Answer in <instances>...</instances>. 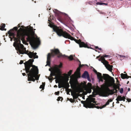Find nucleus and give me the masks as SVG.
Returning <instances> with one entry per match:
<instances>
[{
    "label": "nucleus",
    "mask_w": 131,
    "mask_h": 131,
    "mask_svg": "<svg viewBox=\"0 0 131 131\" xmlns=\"http://www.w3.org/2000/svg\"><path fill=\"white\" fill-rule=\"evenodd\" d=\"M63 99V98L62 97L59 96L58 97L57 100L58 101H62Z\"/></svg>",
    "instance_id": "b1692460"
},
{
    "label": "nucleus",
    "mask_w": 131,
    "mask_h": 131,
    "mask_svg": "<svg viewBox=\"0 0 131 131\" xmlns=\"http://www.w3.org/2000/svg\"><path fill=\"white\" fill-rule=\"evenodd\" d=\"M72 72V70H70L68 72L67 74H71Z\"/></svg>",
    "instance_id": "7c9ffc66"
},
{
    "label": "nucleus",
    "mask_w": 131,
    "mask_h": 131,
    "mask_svg": "<svg viewBox=\"0 0 131 131\" xmlns=\"http://www.w3.org/2000/svg\"><path fill=\"white\" fill-rule=\"evenodd\" d=\"M88 84L89 85H91V84L90 83H88Z\"/></svg>",
    "instance_id": "a19ab883"
},
{
    "label": "nucleus",
    "mask_w": 131,
    "mask_h": 131,
    "mask_svg": "<svg viewBox=\"0 0 131 131\" xmlns=\"http://www.w3.org/2000/svg\"><path fill=\"white\" fill-rule=\"evenodd\" d=\"M48 20L49 21H50L49 20V19Z\"/></svg>",
    "instance_id": "680f3d73"
},
{
    "label": "nucleus",
    "mask_w": 131,
    "mask_h": 131,
    "mask_svg": "<svg viewBox=\"0 0 131 131\" xmlns=\"http://www.w3.org/2000/svg\"><path fill=\"white\" fill-rule=\"evenodd\" d=\"M112 74H113V73L112 72Z\"/></svg>",
    "instance_id": "0e129e2a"
},
{
    "label": "nucleus",
    "mask_w": 131,
    "mask_h": 131,
    "mask_svg": "<svg viewBox=\"0 0 131 131\" xmlns=\"http://www.w3.org/2000/svg\"><path fill=\"white\" fill-rule=\"evenodd\" d=\"M117 89H119V87L115 86L113 89L110 90L108 87L105 85H104L102 87L100 91V93L101 96L106 97L109 95H112L114 93H117Z\"/></svg>",
    "instance_id": "20e7f679"
},
{
    "label": "nucleus",
    "mask_w": 131,
    "mask_h": 131,
    "mask_svg": "<svg viewBox=\"0 0 131 131\" xmlns=\"http://www.w3.org/2000/svg\"><path fill=\"white\" fill-rule=\"evenodd\" d=\"M100 56H98L97 57H96V58H99L100 57Z\"/></svg>",
    "instance_id": "49530a36"
},
{
    "label": "nucleus",
    "mask_w": 131,
    "mask_h": 131,
    "mask_svg": "<svg viewBox=\"0 0 131 131\" xmlns=\"http://www.w3.org/2000/svg\"><path fill=\"white\" fill-rule=\"evenodd\" d=\"M74 74V75H77V74ZM79 74V75H80L81 74Z\"/></svg>",
    "instance_id": "864d4df0"
},
{
    "label": "nucleus",
    "mask_w": 131,
    "mask_h": 131,
    "mask_svg": "<svg viewBox=\"0 0 131 131\" xmlns=\"http://www.w3.org/2000/svg\"><path fill=\"white\" fill-rule=\"evenodd\" d=\"M34 60L30 59L24 63L25 71L27 74H38V69L37 67L32 64Z\"/></svg>",
    "instance_id": "f03ea898"
},
{
    "label": "nucleus",
    "mask_w": 131,
    "mask_h": 131,
    "mask_svg": "<svg viewBox=\"0 0 131 131\" xmlns=\"http://www.w3.org/2000/svg\"><path fill=\"white\" fill-rule=\"evenodd\" d=\"M62 74H50V76L49 77L46 76L47 78L51 82L54 79H56V82L57 83L60 81L61 78L62 76L61 75ZM63 75H67L69 76H70L72 74H62Z\"/></svg>",
    "instance_id": "6e6552de"
},
{
    "label": "nucleus",
    "mask_w": 131,
    "mask_h": 131,
    "mask_svg": "<svg viewBox=\"0 0 131 131\" xmlns=\"http://www.w3.org/2000/svg\"><path fill=\"white\" fill-rule=\"evenodd\" d=\"M103 4L105 5H107V4L102 3V5H103Z\"/></svg>",
    "instance_id": "58836bf2"
},
{
    "label": "nucleus",
    "mask_w": 131,
    "mask_h": 131,
    "mask_svg": "<svg viewBox=\"0 0 131 131\" xmlns=\"http://www.w3.org/2000/svg\"><path fill=\"white\" fill-rule=\"evenodd\" d=\"M29 83H30V82H29Z\"/></svg>",
    "instance_id": "e2e57ef3"
},
{
    "label": "nucleus",
    "mask_w": 131,
    "mask_h": 131,
    "mask_svg": "<svg viewBox=\"0 0 131 131\" xmlns=\"http://www.w3.org/2000/svg\"><path fill=\"white\" fill-rule=\"evenodd\" d=\"M121 74H123V73H122Z\"/></svg>",
    "instance_id": "bf43d9fd"
},
{
    "label": "nucleus",
    "mask_w": 131,
    "mask_h": 131,
    "mask_svg": "<svg viewBox=\"0 0 131 131\" xmlns=\"http://www.w3.org/2000/svg\"><path fill=\"white\" fill-rule=\"evenodd\" d=\"M71 95L73 96V99H74L75 100V99H76V101H77V98H78V94L76 93H75L74 95H73L72 94H71Z\"/></svg>",
    "instance_id": "aec40b11"
},
{
    "label": "nucleus",
    "mask_w": 131,
    "mask_h": 131,
    "mask_svg": "<svg viewBox=\"0 0 131 131\" xmlns=\"http://www.w3.org/2000/svg\"><path fill=\"white\" fill-rule=\"evenodd\" d=\"M123 88H121L120 91V93H123Z\"/></svg>",
    "instance_id": "a878e982"
},
{
    "label": "nucleus",
    "mask_w": 131,
    "mask_h": 131,
    "mask_svg": "<svg viewBox=\"0 0 131 131\" xmlns=\"http://www.w3.org/2000/svg\"><path fill=\"white\" fill-rule=\"evenodd\" d=\"M118 56L120 57V60H122L123 59H124L125 58H127L128 56H125L123 55H122L119 54H118Z\"/></svg>",
    "instance_id": "6ab92c4d"
},
{
    "label": "nucleus",
    "mask_w": 131,
    "mask_h": 131,
    "mask_svg": "<svg viewBox=\"0 0 131 131\" xmlns=\"http://www.w3.org/2000/svg\"><path fill=\"white\" fill-rule=\"evenodd\" d=\"M23 63V61L22 60H21L19 63V64H21Z\"/></svg>",
    "instance_id": "72a5a7b5"
},
{
    "label": "nucleus",
    "mask_w": 131,
    "mask_h": 131,
    "mask_svg": "<svg viewBox=\"0 0 131 131\" xmlns=\"http://www.w3.org/2000/svg\"><path fill=\"white\" fill-rule=\"evenodd\" d=\"M10 41H12V38L11 37H10Z\"/></svg>",
    "instance_id": "a18cd8bd"
},
{
    "label": "nucleus",
    "mask_w": 131,
    "mask_h": 131,
    "mask_svg": "<svg viewBox=\"0 0 131 131\" xmlns=\"http://www.w3.org/2000/svg\"><path fill=\"white\" fill-rule=\"evenodd\" d=\"M112 101L113 100L111 99L108 100L106 102V104L105 105H104L103 106H102V107H99L97 106H96L95 105L96 104H95L94 107L96 108L97 109H102V108L105 107L107 105L109 104L110 102H112Z\"/></svg>",
    "instance_id": "4468645a"
},
{
    "label": "nucleus",
    "mask_w": 131,
    "mask_h": 131,
    "mask_svg": "<svg viewBox=\"0 0 131 131\" xmlns=\"http://www.w3.org/2000/svg\"><path fill=\"white\" fill-rule=\"evenodd\" d=\"M82 77L83 78H86V77H87L88 80L89 81H90L91 80L90 78L89 74H82Z\"/></svg>",
    "instance_id": "dca6fc26"
},
{
    "label": "nucleus",
    "mask_w": 131,
    "mask_h": 131,
    "mask_svg": "<svg viewBox=\"0 0 131 131\" xmlns=\"http://www.w3.org/2000/svg\"><path fill=\"white\" fill-rule=\"evenodd\" d=\"M54 87H57V85H55L54 86Z\"/></svg>",
    "instance_id": "79ce46f5"
},
{
    "label": "nucleus",
    "mask_w": 131,
    "mask_h": 131,
    "mask_svg": "<svg viewBox=\"0 0 131 131\" xmlns=\"http://www.w3.org/2000/svg\"><path fill=\"white\" fill-rule=\"evenodd\" d=\"M45 84V82H42V85H40L39 88L40 89H42V90H43L44 89Z\"/></svg>",
    "instance_id": "412c9836"
},
{
    "label": "nucleus",
    "mask_w": 131,
    "mask_h": 131,
    "mask_svg": "<svg viewBox=\"0 0 131 131\" xmlns=\"http://www.w3.org/2000/svg\"><path fill=\"white\" fill-rule=\"evenodd\" d=\"M128 91H130V88H128Z\"/></svg>",
    "instance_id": "de8ad7c7"
},
{
    "label": "nucleus",
    "mask_w": 131,
    "mask_h": 131,
    "mask_svg": "<svg viewBox=\"0 0 131 131\" xmlns=\"http://www.w3.org/2000/svg\"><path fill=\"white\" fill-rule=\"evenodd\" d=\"M22 55L21 56V57H22Z\"/></svg>",
    "instance_id": "052dcab7"
},
{
    "label": "nucleus",
    "mask_w": 131,
    "mask_h": 131,
    "mask_svg": "<svg viewBox=\"0 0 131 131\" xmlns=\"http://www.w3.org/2000/svg\"><path fill=\"white\" fill-rule=\"evenodd\" d=\"M53 11L55 13L56 15L58 17L59 19H61V15H62L65 16L66 17V19H67L69 22H70V21L71 20L70 18L69 17L68 15L67 14L64 13H62L57 9H55L54 10H53Z\"/></svg>",
    "instance_id": "9d476101"
},
{
    "label": "nucleus",
    "mask_w": 131,
    "mask_h": 131,
    "mask_svg": "<svg viewBox=\"0 0 131 131\" xmlns=\"http://www.w3.org/2000/svg\"><path fill=\"white\" fill-rule=\"evenodd\" d=\"M78 100H79L78 98H77V102H78Z\"/></svg>",
    "instance_id": "8fccbe9b"
},
{
    "label": "nucleus",
    "mask_w": 131,
    "mask_h": 131,
    "mask_svg": "<svg viewBox=\"0 0 131 131\" xmlns=\"http://www.w3.org/2000/svg\"><path fill=\"white\" fill-rule=\"evenodd\" d=\"M91 68L93 69V71H94V72L95 73V74H101V73H99V72H97V71L96 70H95L94 68H93V67H91Z\"/></svg>",
    "instance_id": "5701e85b"
},
{
    "label": "nucleus",
    "mask_w": 131,
    "mask_h": 131,
    "mask_svg": "<svg viewBox=\"0 0 131 131\" xmlns=\"http://www.w3.org/2000/svg\"><path fill=\"white\" fill-rule=\"evenodd\" d=\"M67 94H68V92H67Z\"/></svg>",
    "instance_id": "13d9d810"
},
{
    "label": "nucleus",
    "mask_w": 131,
    "mask_h": 131,
    "mask_svg": "<svg viewBox=\"0 0 131 131\" xmlns=\"http://www.w3.org/2000/svg\"><path fill=\"white\" fill-rule=\"evenodd\" d=\"M99 50H101V48H98V49Z\"/></svg>",
    "instance_id": "c03bdc74"
},
{
    "label": "nucleus",
    "mask_w": 131,
    "mask_h": 131,
    "mask_svg": "<svg viewBox=\"0 0 131 131\" xmlns=\"http://www.w3.org/2000/svg\"><path fill=\"white\" fill-rule=\"evenodd\" d=\"M123 73H126V72H125V71Z\"/></svg>",
    "instance_id": "603ef678"
},
{
    "label": "nucleus",
    "mask_w": 131,
    "mask_h": 131,
    "mask_svg": "<svg viewBox=\"0 0 131 131\" xmlns=\"http://www.w3.org/2000/svg\"><path fill=\"white\" fill-rule=\"evenodd\" d=\"M20 25H18V27H20Z\"/></svg>",
    "instance_id": "3c124183"
},
{
    "label": "nucleus",
    "mask_w": 131,
    "mask_h": 131,
    "mask_svg": "<svg viewBox=\"0 0 131 131\" xmlns=\"http://www.w3.org/2000/svg\"><path fill=\"white\" fill-rule=\"evenodd\" d=\"M96 4L97 5H102V3H100V2H97L96 3Z\"/></svg>",
    "instance_id": "cd10ccee"
},
{
    "label": "nucleus",
    "mask_w": 131,
    "mask_h": 131,
    "mask_svg": "<svg viewBox=\"0 0 131 131\" xmlns=\"http://www.w3.org/2000/svg\"><path fill=\"white\" fill-rule=\"evenodd\" d=\"M83 74H88V72L87 71H85L84 72Z\"/></svg>",
    "instance_id": "c9c22d12"
},
{
    "label": "nucleus",
    "mask_w": 131,
    "mask_h": 131,
    "mask_svg": "<svg viewBox=\"0 0 131 131\" xmlns=\"http://www.w3.org/2000/svg\"><path fill=\"white\" fill-rule=\"evenodd\" d=\"M76 40L75 42L79 45L80 47H87V45L84 42H81L80 40Z\"/></svg>",
    "instance_id": "ddd939ff"
},
{
    "label": "nucleus",
    "mask_w": 131,
    "mask_h": 131,
    "mask_svg": "<svg viewBox=\"0 0 131 131\" xmlns=\"http://www.w3.org/2000/svg\"><path fill=\"white\" fill-rule=\"evenodd\" d=\"M69 101L71 103H73L75 102V100L73 99H69Z\"/></svg>",
    "instance_id": "393cba45"
},
{
    "label": "nucleus",
    "mask_w": 131,
    "mask_h": 131,
    "mask_svg": "<svg viewBox=\"0 0 131 131\" xmlns=\"http://www.w3.org/2000/svg\"><path fill=\"white\" fill-rule=\"evenodd\" d=\"M66 85H67V88H68V87H69V84L68 83Z\"/></svg>",
    "instance_id": "e433bc0d"
},
{
    "label": "nucleus",
    "mask_w": 131,
    "mask_h": 131,
    "mask_svg": "<svg viewBox=\"0 0 131 131\" xmlns=\"http://www.w3.org/2000/svg\"><path fill=\"white\" fill-rule=\"evenodd\" d=\"M127 75V74H121V77L123 79L128 78L129 77Z\"/></svg>",
    "instance_id": "f3484780"
},
{
    "label": "nucleus",
    "mask_w": 131,
    "mask_h": 131,
    "mask_svg": "<svg viewBox=\"0 0 131 131\" xmlns=\"http://www.w3.org/2000/svg\"><path fill=\"white\" fill-rule=\"evenodd\" d=\"M50 26L52 28L54 31L56 32L58 35L59 36H63L65 38H68L72 40H73V37H71L66 31H63L61 27H58L54 25L49 24Z\"/></svg>",
    "instance_id": "7ed1b4c3"
},
{
    "label": "nucleus",
    "mask_w": 131,
    "mask_h": 131,
    "mask_svg": "<svg viewBox=\"0 0 131 131\" xmlns=\"http://www.w3.org/2000/svg\"><path fill=\"white\" fill-rule=\"evenodd\" d=\"M51 54L49 53L48 54L47 61V64L45 66H50V57L51 56H52V57H54L55 54H58V57H67L70 60H72L73 59V56L72 55H71L69 57H68L66 56L65 55H62V54L60 53L58 49H55L54 50H52Z\"/></svg>",
    "instance_id": "39448f33"
},
{
    "label": "nucleus",
    "mask_w": 131,
    "mask_h": 131,
    "mask_svg": "<svg viewBox=\"0 0 131 131\" xmlns=\"http://www.w3.org/2000/svg\"><path fill=\"white\" fill-rule=\"evenodd\" d=\"M28 26L27 27L28 30H26L23 28L24 26H22L20 28V30H18L17 34V38L15 37V35L13 31V29L10 30L8 33L10 36H12L15 41L13 43L14 46L15 47L17 53L20 55L26 54H27L30 58H37L38 56L36 55V53H32L31 52L27 51L26 48L24 47L23 45L21 44L20 39L22 40L23 43H25L24 36H27V40L29 41L30 44L34 46H38L40 44V41L39 39L37 37L35 38L34 37V32L32 31V27H30L29 28Z\"/></svg>",
    "instance_id": "f257e3e1"
},
{
    "label": "nucleus",
    "mask_w": 131,
    "mask_h": 131,
    "mask_svg": "<svg viewBox=\"0 0 131 131\" xmlns=\"http://www.w3.org/2000/svg\"><path fill=\"white\" fill-rule=\"evenodd\" d=\"M98 48H98V47H97V46H96V47H95V48L96 49H98Z\"/></svg>",
    "instance_id": "37998d69"
},
{
    "label": "nucleus",
    "mask_w": 131,
    "mask_h": 131,
    "mask_svg": "<svg viewBox=\"0 0 131 131\" xmlns=\"http://www.w3.org/2000/svg\"><path fill=\"white\" fill-rule=\"evenodd\" d=\"M5 26V24H1L0 27V30H6V29H4Z\"/></svg>",
    "instance_id": "a211bd4d"
},
{
    "label": "nucleus",
    "mask_w": 131,
    "mask_h": 131,
    "mask_svg": "<svg viewBox=\"0 0 131 131\" xmlns=\"http://www.w3.org/2000/svg\"><path fill=\"white\" fill-rule=\"evenodd\" d=\"M59 93V91H58L57 92H56L54 94L56 95H58Z\"/></svg>",
    "instance_id": "bb28decb"
},
{
    "label": "nucleus",
    "mask_w": 131,
    "mask_h": 131,
    "mask_svg": "<svg viewBox=\"0 0 131 131\" xmlns=\"http://www.w3.org/2000/svg\"><path fill=\"white\" fill-rule=\"evenodd\" d=\"M22 74H25V73H22Z\"/></svg>",
    "instance_id": "5fc2aeb1"
},
{
    "label": "nucleus",
    "mask_w": 131,
    "mask_h": 131,
    "mask_svg": "<svg viewBox=\"0 0 131 131\" xmlns=\"http://www.w3.org/2000/svg\"><path fill=\"white\" fill-rule=\"evenodd\" d=\"M95 99L93 98H87L86 101H81V103L83 104L84 107L87 108H94L95 107V104L92 103H94L96 104V105H97L96 103V102L95 101Z\"/></svg>",
    "instance_id": "423d86ee"
},
{
    "label": "nucleus",
    "mask_w": 131,
    "mask_h": 131,
    "mask_svg": "<svg viewBox=\"0 0 131 131\" xmlns=\"http://www.w3.org/2000/svg\"><path fill=\"white\" fill-rule=\"evenodd\" d=\"M62 64L61 63L59 65H55L49 68V70L51 71L50 74H61L60 68L62 67Z\"/></svg>",
    "instance_id": "1a4fd4ad"
},
{
    "label": "nucleus",
    "mask_w": 131,
    "mask_h": 131,
    "mask_svg": "<svg viewBox=\"0 0 131 131\" xmlns=\"http://www.w3.org/2000/svg\"><path fill=\"white\" fill-rule=\"evenodd\" d=\"M99 81L103 82V79L105 81L113 84H114V80L113 78L110 76L108 74H96Z\"/></svg>",
    "instance_id": "0eeeda50"
},
{
    "label": "nucleus",
    "mask_w": 131,
    "mask_h": 131,
    "mask_svg": "<svg viewBox=\"0 0 131 131\" xmlns=\"http://www.w3.org/2000/svg\"><path fill=\"white\" fill-rule=\"evenodd\" d=\"M127 100L128 102H130L131 100L130 99H127Z\"/></svg>",
    "instance_id": "2f4dec72"
},
{
    "label": "nucleus",
    "mask_w": 131,
    "mask_h": 131,
    "mask_svg": "<svg viewBox=\"0 0 131 131\" xmlns=\"http://www.w3.org/2000/svg\"><path fill=\"white\" fill-rule=\"evenodd\" d=\"M51 9L50 8H49V10H50Z\"/></svg>",
    "instance_id": "4d7b16f0"
},
{
    "label": "nucleus",
    "mask_w": 131,
    "mask_h": 131,
    "mask_svg": "<svg viewBox=\"0 0 131 131\" xmlns=\"http://www.w3.org/2000/svg\"><path fill=\"white\" fill-rule=\"evenodd\" d=\"M23 75V76H25V75L26 74H22Z\"/></svg>",
    "instance_id": "09e8293b"
},
{
    "label": "nucleus",
    "mask_w": 131,
    "mask_h": 131,
    "mask_svg": "<svg viewBox=\"0 0 131 131\" xmlns=\"http://www.w3.org/2000/svg\"><path fill=\"white\" fill-rule=\"evenodd\" d=\"M116 100L117 101L116 102V103L117 104H118L119 103V101L117 99H116Z\"/></svg>",
    "instance_id": "473e14b6"
},
{
    "label": "nucleus",
    "mask_w": 131,
    "mask_h": 131,
    "mask_svg": "<svg viewBox=\"0 0 131 131\" xmlns=\"http://www.w3.org/2000/svg\"><path fill=\"white\" fill-rule=\"evenodd\" d=\"M100 13L101 14H104V13L102 12H100Z\"/></svg>",
    "instance_id": "ea45409f"
},
{
    "label": "nucleus",
    "mask_w": 131,
    "mask_h": 131,
    "mask_svg": "<svg viewBox=\"0 0 131 131\" xmlns=\"http://www.w3.org/2000/svg\"><path fill=\"white\" fill-rule=\"evenodd\" d=\"M18 27H15L13 29L15 30L16 31H17L18 29Z\"/></svg>",
    "instance_id": "c85d7f7f"
},
{
    "label": "nucleus",
    "mask_w": 131,
    "mask_h": 131,
    "mask_svg": "<svg viewBox=\"0 0 131 131\" xmlns=\"http://www.w3.org/2000/svg\"><path fill=\"white\" fill-rule=\"evenodd\" d=\"M129 81H128L127 82V84H128L129 83Z\"/></svg>",
    "instance_id": "6e6d98bb"
},
{
    "label": "nucleus",
    "mask_w": 131,
    "mask_h": 131,
    "mask_svg": "<svg viewBox=\"0 0 131 131\" xmlns=\"http://www.w3.org/2000/svg\"><path fill=\"white\" fill-rule=\"evenodd\" d=\"M98 60L100 61H101V62L105 65L106 68L108 70L110 71H111L112 66L108 64V62L105 60L103 56H101L100 58Z\"/></svg>",
    "instance_id": "9b49d317"
},
{
    "label": "nucleus",
    "mask_w": 131,
    "mask_h": 131,
    "mask_svg": "<svg viewBox=\"0 0 131 131\" xmlns=\"http://www.w3.org/2000/svg\"><path fill=\"white\" fill-rule=\"evenodd\" d=\"M109 56H108V55H104V57H103L104 58V57H108Z\"/></svg>",
    "instance_id": "f704fd0d"
},
{
    "label": "nucleus",
    "mask_w": 131,
    "mask_h": 131,
    "mask_svg": "<svg viewBox=\"0 0 131 131\" xmlns=\"http://www.w3.org/2000/svg\"><path fill=\"white\" fill-rule=\"evenodd\" d=\"M125 99H126L125 97L124 96H123V98L122 99V101H123L124 102L125 101Z\"/></svg>",
    "instance_id": "c756f323"
},
{
    "label": "nucleus",
    "mask_w": 131,
    "mask_h": 131,
    "mask_svg": "<svg viewBox=\"0 0 131 131\" xmlns=\"http://www.w3.org/2000/svg\"><path fill=\"white\" fill-rule=\"evenodd\" d=\"M78 61H79L80 62V63L79 64V67H78L77 70L76 71H75L74 74H80V68L81 67H83L84 66H87V65L85 64V65H81V62H80L78 60Z\"/></svg>",
    "instance_id": "2eb2a0df"
},
{
    "label": "nucleus",
    "mask_w": 131,
    "mask_h": 131,
    "mask_svg": "<svg viewBox=\"0 0 131 131\" xmlns=\"http://www.w3.org/2000/svg\"><path fill=\"white\" fill-rule=\"evenodd\" d=\"M62 87H63V86H60L59 85H58V88H62Z\"/></svg>",
    "instance_id": "4c0bfd02"
},
{
    "label": "nucleus",
    "mask_w": 131,
    "mask_h": 131,
    "mask_svg": "<svg viewBox=\"0 0 131 131\" xmlns=\"http://www.w3.org/2000/svg\"><path fill=\"white\" fill-rule=\"evenodd\" d=\"M123 97H122L121 96L118 95L117 98V99L119 101H122Z\"/></svg>",
    "instance_id": "4be33fe9"
},
{
    "label": "nucleus",
    "mask_w": 131,
    "mask_h": 131,
    "mask_svg": "<svg viewBox=\"0 0 131 131\" xmlns=\"http://www.w3.org/2000/svg\"><path fill=\"white\" fill-rule=\"evenodd\" d=\"M113 75H114V74H113Z\"/></svg>",
    "instance_id": "69168bd1"
},
{
    "label": "nucleus",
    "mask_w": 131,
    "mask_h": 131,
    "mask_svg": "<svg viewBox=\"0 0 131 131\" xmlns=\"http://www.w3.org/2000/svg\"><path fill=\"white\" fill-rule=\"evenodd\" d=\"M38 74H27L28 76V80L34 82L35 80H38L39 76Z\"/></svg>",
    "instance_id": "f8f14e48"
}]
</instances>
